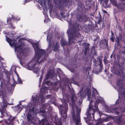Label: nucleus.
Here are the masks:
<instances>
[{"mask_svg": "<svg viewBox=\"0 0 125 125\" xmlns=\"http://www.w3.org/2000/svg\"><path fill=\"white\" fill-rule=\"evenodd\" d=\"M3 58L0 56V60H2Z\"/></svg>", "mask_w": 125, "mask_h": 125, "instance_id": "obj_47", "label": "nucleus"}, {"mask_svg": "<svg viewBox=\"0 0 125 125\" xmlns=\"http://www.w3.org/2000/svg\"><path fill=\"white\" fill-rule=\"evenodd\" d=\"M51 0H38V2L40 4L41 6L42 7L44 6V7H43L44 8L45 7V9L46 10H45L43 12V13L46 18H47L48 17L46 13L47 11V8L46 7V8H45L46 5V4H47L49 7L50 8L52 7V5L51 4Z\"/></svg>", "mask_w": 125, "mask_h": 125, "instance_id": "obj_6", "label": "nucleus"}, {"mask_svg": "<svg viewBox=\"0 0 125 125\" xmlns=\"http://www.w3.org/2000/svg\"><path fill=\"white\" fill-rule=\"evenodd\" d=\"M45 20H44V22H45Z\"/></svg>", "mask_w": 125, "mask_h": 125, "instance_id": "obj_57", "label": "nucleus"}, {"mask_svg": "<svg viewBox=\"0 0 125 125\" xmlns=\"http://www.w3.org/2000/svg\"><path fill=\"white\" fill-rule=\"evenodd\" d=\"M16 67L15 65H13L11 67V71H14L15 73L16 74H18L16 71Z\"/></svg>", "mask_w": 125, "mask_h": 125, "instance_id": "obj_23", "label": "nucleus"}, {"mask_svg": "<svg viewBox=\"0 0 125 125\" xmlns=\"http://www.w3.org/2000/svg\"><path fill=\"white\" fill-rule=\"evenodd\" d=\"M109 0H104V1L105 2V3L106 4V5L108 2V1Z\"/></svg>", "mask_w": 125, "mask_h": 125, "instance_id": "obj_38", "label": "nucleus"}, {"mask_svg": "<svg viewBox=\"0 0 125 125\" xmlns=\"http://www.w3.org/2000/svg\"><path fill=\"white\" fill-rule=\"evenodd\" d=\"M12 18L13 19H15V20H17V19L16 18H15V19H14V18H13V17H12ZM20 18H19V19H17L18 21H19V20H20Z\"/></svg>", "mask_w": 125, "mask_h": 125, "instance_id": "obj_43", "label": "nucleus"}, {"mask_svg": "<svg viewBox=\"0 0 125 125\" xmlns=\"http://www.w3.org/2000/svg\"><path fill=\"white\" fill-rule=\"evenodd\" d=\"M80 18L82 19L83 21H86L88 20V19L85 16H83L82 17H81Z\"/></svg>", "mask_w": 125, "mask_h": 125, "instance_id": "obj_27", "label": "nucleus"}, {"mask_svg": "<svg viewBox=\"0 0 125 125\" xmlns=\"http://www.w3.org/2000/svg\"><path fill=\"white\" fill-rule=\"evenodd\" d=\"M37 95V94H34L33 95L32 97V105H35L38 104V99Z\"/></svg>", "mask_w": 125, "mask_h": 125, "instance_id": "obj_11", "label": "nucleus"}, {"mask_svg": "<svg viewBox=\"0 0 125 125\" xmlns=\"http://www.w3.org/2000/svg\"><path fill=\"white\" fill-rule=\"evenodd\" d=\"M14 28H15V27H13V29H14Z\"/></svg>", "mask_w": 125, "mask_h": 125, "instance_id": "obj_52", "label": "nucleus"}, {"mask_svg": "<svg viewBox=\"0 0 125 125\" xmlns=\"http://www.w3.org/2000/svg\"><path fill=\"white\" fill-rule=\"evenodd\" d=\"M23 106L21 104L20 102H19V104L17 105V108L20 111L23 108Z\"/></svg>", "mask_w": 125, "mask_h": 125, "instance_id": "obj_21", "label": "nucleus"}, {"mask_svg": "<svg viewBox=\"0 0 125 125\" xmlns=\"http://www.w3.org/2000/svg\"><path fill=\"white\" fill-rule=\"evenodd\" d=\"M79 30V27L77 26L76 28H74V30L71 31L69 29L67 30V32L69 37V43L70 44L74 42L73 40L74 39V36L76 37V36H79L80 35L78 32Z\"/></svg>", "mask_w": 125, "mask_h": 125, "instance_id": "obj_4", "label": "nucleus"}, {"mask_svg": "<svg viewBox=\"0 0 125 125\" xmlns=\"http://www.w3.org/2000/svg\"><path fill=\"white\" fill-rule=\"evenodd\" d=\"M41 101L42 102H43V99L44 98L43 96H41Z\"/></svg>", "mask_w": 125, "mask_h": 125, "instance_id": "obj_31", "label": "nucleus"}, {"mask_svg": "<svg viewBox=\"0 0 125 125\" xmlns=\"http://www.w3.org/2000/svg\"><path fill=\"white\" fill-rule=\"evenodd\" d=\"M80 18L82 19L83 21H86L88 20V19L85 16H83L82 17H81Z\"/></svg>", "mask_w": 125, "mask_h": 125, "instance_id": "obj_28", "label": "nucleus"}, {"mask_svg": "<svg viewBox=\"0 0 125 125\" xmlns=\"http://www.w3.org/2000/svg\"><path fill=\"white\" fill-rule=\"evenodd\" d=\"M77 114L76 116L74 115V112L73 113V121L76 122L75 125H81L80 122V113L81 112V109L80 107L76 106Z\"/></svg>", "mask_w": 125, "mask_h": 125, "instance_id": "obj_7", "label": "nucleus"}, {"mask_svg": "<svg viewBox=\"0 0 125 125\" xmlns=\"http://www.w3.org/2000/svg\"><path fill=\"white\" fill-rule=\"evenodd\" d=\"M2 83L1 82V86L2 85Z\"/></svg>", "mask_w": 125, "mask_h": 125, "instance_id": "obj_50", "label": "nucleus"}, {"mask_svg": "<svg viewBox=\"0 0 125 125\" xmlns=\"http://www.w3.org/2000/svg\"><path fill=\"white\" fill-rule=\"evenodd\" d=\"M113 3L116 6L120 11L124 9L125 5L123 4H119L118 5L117 4L116 1L114 0L113 2Z\"/></svg>", "mask_w": 125, "mask_h": 125, "instance_id": "obj_13", "label": "nucleus"}, {"mask_svg": "<svg viewBox=\"0 0 125 125\" xmlns=\"http://www.w3.org/2000/svg\"><path fill=\"white\" fill-rule=\"evenodd\" d=\"M88 79H89V80L90 81H92V78L90 76H88Z\"/></svg>", "mask_w": 125, "mask_h": 125, "instance_id": "obj_34", "label": "nucleus"}, {"mask_svg": "<svg viewBox=\"0 0 125 125\" xmlns=\"http://www.w3.org/2000/svg\"><path fill=\"white\" fill-rule=\"evenodd\" d=\"M51 95H48L46 97V98H49V97H50L51 96Z\"/></svg>", "mask_w": 125, "mask_h": 125, "instance_id": "obj_41", "label": "nucleus"}, {"mask_svg": "<svg viewBox=\"0 0 125 125\" xmlns=\"http://www.w3.org/2000/svg\"><path fill=\"white\" fill-rule=\"evenodd\" d=\"M102 10L105 13H107V12L106 11L103 10Z\"/></svg>", "mask_w": 125, "mask_h": 125, "instance_id": "obj_42", "label": "nucleus"}, {"mask_svg": "<svg viewBox=\"0 0 125 125\" xmlns=\"http://www.w3.org/2000/svg\"><path fill=\"white\" fill-rule=\"evenodd\" d=\"M0 79L1 80V78H0Z\"/></svg>", "mask_w": 125, "mask_h": 125, "instance_id": "obj_59", "label": "nucleus"}, {"mask_svg": "<svg viewBox=\"0 0 125 125\" xmlns=\"http://www.w3.org/2000/svg\"><path fill=\"white\" fill-rule=\"evenodd\" d=\"M35 52V56L33 59L30 61L25 66L26 68L27 69L32 70L33 72L36 73L41 67V65H38L36 64L38 62L40 64L43 61V60L41 59V60L39 62L40 59L44 57V59H46L47 54L45 50L40 49L39 47L38 43H32Z\"/></svg>", "mask_w": 125, "mask_h": 125, "instance_id": "obj_1", "label": "nucleus"}, {"mask_svg": "<svg viewBox=\"0 0 125 125\" xmlns=\"http://www.w3.org/2000/svg\"><path fill=\"white\" fill-rule=\"evenodd\" d=\"M91 91L90 89H88L87 90V98L88 100L90 101V99L91 95Z\"/></svg>", "mask_w": 125, "mask_h": 125, "instance_id": "obj_17", "label": "nucleus"}, {"mask_svg": "<svg viewBox=\"0 0 125 125\" xmlns=\"http://www.w3.org/2000/svg\"><path fill=\"white\" fill-rule=\"evenodd\" d=\"M111 33L112 36L114 35V33H113V32H112V31H111Z\"/></svg>", "mask_w": 125, "mask_h": 125, "instance_id": "obj_46", "label": "nucleus"}, {"mask_svg": "<svg viewBox=\"0 0 125 125\" xmlns=\"http://www.w3.org/2000/svg\"><path fill=\"white\" fill-rule=\"evenodd\" d=\"M1 73V74L2 73V72H1V73Z\"/></svg>", "mask_w": 125, "mask_h": 125, "instance_id": "obj_58", "label": "nucleus"}, {"mask_svg": "<svg viewBox=\"0 0 125 125\" xmlns=\"http://www.w3.org/2000/svg\"><path fill=\"white\" fill-rule=\"evenodd\" d=\"M92 99L90 103L89 109L87 110L86 114L87 117L89 118L92 115L93 119L94 118V113L96 111H98V109L97 106V103L100 102L101 98L99 96L97 90L95 88L93 89Z\"/></svg>", "mask_w": 125, "mask_h": 125, "instance_id": "obj_2", "label": "nucleus"}, {"mask_svg": "<svg viewBox=\"0 0 125 125\" xmlns=\"http://www.w3.org/2000/svg\"><path fill=\"white\" fill-rule=\"evenodd\" d=\"M41 93V92H40V94H39V95H40V93Z\"/></svg>", "mask_w": 125, "mask_h": 125, "instance_id": "obj_54", "label": "nucleus"}, {"mask_svg": "<svg viewBox=\"0 0 125 125\" xmlns=\"http://www.w3.org/2000/svg\"><path fill=\"white\" fill-rule=\"evenodd\" d=\"M90 68L89 67H87L86 69V72L87 73L88 72V74H89V72L88 70H90Z\"/></svg>", "mask_w": 125, "mask_h": 125, "instance_id": "obj_30", "label": "nucleus"}, {"mask_svg": "<svg viewBox=\"0 0 125 125\" xmlns=\"http://www.w3.org/2000/svg\"><path fill=\"white\" fill-rule=\"evenodd\" d=\"M115 113L117 115H118L119 114V113L118 112H116Z\"/></svg>", "mask_w": 125, "mask_h": 125, "instance_id": "obj_48", "label": "nucleus"}, {"mask_svg": "<svg viewBox=\"0 0 125 125\" xmlns=\"http://www.w3.org/2000/svg\"><path fill=\"white\" fill-rule=\"evenodd\" d=\"M84 119H86V117H84Z\"/></svg>", "mask_w": 125, "mask_h": 125, "instance_id": "obj_53", "label": "nucleus"}, {"mask_svg": "<svg viewBox=\"0 0 125 125\" xmlns=\"http://www.w3.org/2000/svg\"><path fill=\"white\" fill-rule=\"evenodd\" d=\"M121 122V119L119 118V119L118 120V121H117V122L118 123H120Z\"/></svg>", "mask_w": 125, "mask_h": 125, "instance_id": "obj_37", "label": "nucleus"}, {"mask_svg": "<svg viewBox=\"0 0 125 125\" xmlns=\"http://www.w3.org/2000/svg\"><path fill=\"white\" fill-rule=\"evenodd\" d=\"M59 47L58 42H57L55 44L54 50V51L56 52H57L59 48Z\"/></svg>", "mask_w": 125, "mask_h": 125, "instance_id": "obj_19", "label": "nucleus"}, {"mask_svg": "<svg viewBox=\"0 0 125 125\" xmlns=\"http://www.w3.org/2000/svg\"><path fill=\"white\" fill-rule=\"evenodd\" d=\"M50 104H49V103L48 102L47 103H45L42 105V107L41 108H40V113H42V114L46 112V111L44 110L45 109H47L49 107H50Z\"/></svg>", "mask_w": 125, "mask_h": 125, "instance_id": "obj_10", "label": "nucleus"}, {"mask_svg": "<svg viewBox=\"0 0 125 125\" xmlns=\"http://www.w3.org/2000/svg\"><path fill=\"white\" fill-rule=\"evenodd\" d=\"M57 119V117H55V120L54 121L55 122V125H62V123L60 121L58 123L57 122V121L56 119Z\"/></svg>", "mask_w": 125, "mask_h": 125, "instance_id": "obj_20", "label": "nucleus"}, {"mask_svg": "<svg viewBox=\"0 0 125 125\" xmlns=\"http://www.w3.org/2000/svg\"><path fill=\"white\" fill-rule=\"evenodd\" d=\"M45 122L44 119H42L40 122V124L41 125H45Z\"/></svg>", "mask_w": 125, "mask_h": 125, "instance_id": "obj_26", "label": "nucleus"}, {"mask_svg": "<svg viewBox=\"0 0 125 125\" xmlns=\"http://www.w3.org/2000/svg\"><path fill=\"white\" fill-rule=\"evenodd\" d=\"M50 74L49 73H48V74H46V79H48L50 75Z\"/></svg>", "mask_w": 125, "mask_h": 125, "instance_id": "obj_36", "label": "nucleus"}, {"mask_svg": "<svg viewBox=\"0 0 125 125\" xmlns=\"http://www.w3.org/2000/svg\"><path fill=\"white\" fill-rule=\"evenodd\" d=\"M76 97L74 94L72 95L71 97V102L70 103V104L72 106V107L73 110H74L73 107L75 106V102L76 101Z\"/></svg>", "mask_w": 125, "mask_h": 125, "instance_id": "obj_14", "label": "nucleus"}, {"mask_svg": "<svg viewBox=\"0 0 125 125\" xmlns=\"http://www.w3.org/2000/svg\"><path fill=\"white\" fill-rule=\"evenodd\" d=\"M60 14L62 17L63 18H65L66 17V16L65 15H64V13L62 12H61L60 13Z\"/></svg>", "mask_w": 125, "mask_h": 125, "instance_id": "obj_29", "label": "nucleus"}, {"mask_svg": "<svg viewBox=\"0 0 125 125\" xmlns=\"http://www.w3.org/2000/svg\"><path fill=\"white\" fill-rule=\"evenodd\" d=\"M25 3H26L28 2H29L30 1H31V0H25Z\"/></svg>", "mask_w": 125, "mask_h": 125, "instance_id": "obj_39", "label": "nucleus"}, {"mask_svg": "<svg viewBox=\"0 0 125 125\" xmlns=\"http://www.w3.org/2000/svg\"><path fill=\"white\" fill-rule=\"evenodd\" d=\"M88 45H90V44H88Z\"/></svg>", "mask_w": 125, "mask_h": 125, "instance_id": "obj_55", "label": "nucleus"}, {"mask_svg": "<svg viewBox=\"0 0 125 125\" xmlns=\"http://www.w3.org/2000/svg\"><path fill=\"white\" fill-rule=\"evenodd\" d=\"M83 88H82L81 91L78 93V95L80 96L81 98H82L84 95V93L83 92Z\"/></svg>", "mask_w": 125, "mask_h": 125, "instance_id": "obj_22", "label": "nucleus"}, {"mask_svg": "<svg viewBox=\"0 0 125 125\" xmlns=\"http://www.w3.org/2000/svg\"><path fill=\"white\" fill-rule=\"evenodd\" d=\"M11 21V19L10 18H8L7 20V22H10V21Z\"/></svg>", "mask_w": 125, "mask_h": 125, "instance_id": "obj_40", "label": "nucleus"}, {"mask_svg": "<svg viewBox=\"0 0 125 125\" xmlns=\"http://www.w3.org/2000/svg\"><path fill=\"white\" fill-rule=\"evenodd\" d=\"M110 39L113 42L114 41V38L113 36L110 38Z\"/></svg>", "mask_w": 125, "mask_h": 125, "instance_id": "obj_32", "label": "nucleus"}, {"mask_svg": "<svg viewBox=\"0 0 125 125\" xmlns=\"http://www.w3.org/2000/svg\"><path fill=\"white\" fill-rule=\"evenodd\" d=\"M63 104L64 106L62 105H60L58 106V108L61 114V117L65 119L67 117L66 112L68 110V106L66 103H64Z\"/></svg>", "mask_w": 125, "mask_h": 125, "instance_id": "obj_5", "label": "nucleus"}, {"mask_svg": "<svg viewBox=\"0 0 125 125\" xmlns=\"http://www.w3.org/2000/svg\"><path fill=\"white\" fill-rule=\"evenodd\" d=\"M42 75L40 78V79H39V80H40V83H39L40 85L41 84V82L42 80Z\"/></svg>", "mask_w": 125, "mask_h": 125, "instance_id": "obj_35", "label": "nucleus"}, {"mask_svg": "<svg viewBox=\"0 0 125 125\" xmlns=\"http://www.w3.org/2000/svg\"><path fill=\"white\" fill-rule=\"evenodd\" d=\"M8 86H9L10 88H9L8 87H7L6 85V87H6L7 88L8 90H9V91H10V90L11 89V85L9 83H8Z\"/></svg>", "mask_w": 125, "mask_h": 125, "instance_id": "obj_25", "label": "nucleus"}, {"mask_svg": "<svg viewBox=\"0 0 125 125\" xmlns=\"http://www.w3.org/2000/svg\"><path fill=\"white\" fill-rule=\"evenodd\" d=\"M123 50H124L125 52V47H124V48L123 49Z\"/></svg>", "mask_w": 125, "mask_h": 125, "instance_id": "obj_49", "label": "nucleus"}, {"mask_svg": "<svg viewBox=\"0 0 125 125\" xmlns=\"http://www.w3.org/2000/svg\"><path fill=\"white\" fill-rule=\"evenodd\" d=\"M118 83H119L118 82L117 84V87H119V89H121L122 88V87L120 86V85H119Z\"/></svg>", "mask_w": 125, "mask_h": 125, "instance_id": "obj_33", "label": "nucleus"}, {"mask_svg": "<svg viewBox=\"0 0 125 125\" xmlns=\"http://www.w3.org/2000/svg\"><path fill=\"white\" fill-rule=\"evenodd\" d=\"M17 76L18 79V81L19 83H22V81L21 80V78L19 77V75L18 74H16Z\"/></svg>", "mask_w": 125, "mask_h": 125, "instance_id": "obj_24", "label": "nucleus"}, {"mask_svg": "<svg viewBox=\"0 0 125 125\" xmlns=\"http://www.w3.org/2000/svg\"><path fill=\"white\" fill-rule=\"evenodd\" d=\"M86 123H87V124H89V123L88 120H86Z\"/></svg>", "mask_w": 125, "mask_h": 125, "instance_id": "obj_44", "label": "nucleus"}, {"mask_svg": "<svg viewBox=\"0 0 125 125\" xmlns=\"http://www.w3.org/2000/svg\"><path fill=\"white\" fill-rule=\"evenodd\" d=\"M14 119V118L11 119H9L8 120V122L7 123H6L4 125H13V121Z\"/></svg>", "mask_w": 125, "mask_h": 125, "instance_id": "obj_15", "label": "nucleus"}, {"mask_svg": "<svg viewBox=\"0 0 125 125\" xmlns=\"http://www.w3.org/2000/svg\"><path fill=\"white\" fill-rule=\"evenodd\" d=\"M5 91L4 89L1 88L0 89V96L3 95L5 93Z\"/></svg>", "mask_w": 125, "mask_h": 125, "instance_id": "obj_18", "label": "nucleus"}, {"mask_svg": "<svg viewBox=\"0 0 125 125\" xmlns=\"http://www.w3.org/2000/svg\"><path fill=\"white\" fill-rule=\"evenodd\" d=\"M7 104L6 103H3L0 104V112L2 114L6 111Z\"/></svg>", "mask_w": 125, "mask_h": 125, "instance_id": "obj_12", "label": "nucleus"}, {"mask_svg": "<svg viewBox=\"0 0 125 125\" xmlns=\"http://www.w3.org/2000/svg\"><path fill=\"white\" fill-rule=\"evenodd\" d=\"M61 45L63 47L67 44V43L65 40L63 39H61Z\"/></svg>", "mask_w": 125, "mask_h": 125, "instance_id": "obj_16", "label": "nucleus"}, {"mask_svg": "<svg viewBox=\"0 0 125 125\" xmlns=\"http://www.w3.org/2000/svg\"><path fill=\"white\" fill-rule=\"evenodd\" d=\"M1 121H0V123L1 122Z\"/></svg>", "mask_w": 125, "mask_h": 125, "instance_id": "obj_56", "label": "nucleus"}, {"mask_svg": "<svg viewBox=\"0 0 125 125\" xmlns=\"http://www.w3.org/2000/svg\"><path fill=\"white\" fill-rule=\"evenodd\" d=\"M8 78H10V77H9V76H8Z\"/></svg>", "mask_w": 125, "mask_h": 125, "instance_id": "obj_51", "label": "nucleus"}, {"mask_svg": "<svg viewBox=\"0 0 125 125\" xmlns=\"http://www.w3.org/2000/svg\"><path fill=\"white\" fill-rule=\"evenodd\" d=\"M52 34H49L47 37V41L49 43L48 47L47 49V52H50L51 50V48L52 46H53L54 43L53 41L52 40Z\"/></svg>", "mask_w": 125, "mask_h": 125, "instance_id": "obj_8", "label": "nucleus"}, {"mask_svg": "<svg viewBox=\"0 0 125 125\" xmlns=\"http://www.w3.org/2000/svg\"><path fill=\"white\" fill-rule=\"evenodd\" d=\"M6 40L11 47L14 46L15 47V51L17 53L18 58L20 59H23L25 55L24 50L23 48V45L18 44L16 43V41L13 40H11L6 36Z\"/></svg>", "mask_w": 125, "mask_h": 125, "instance_id": "obj_3", "label": "nucleus"}, {"mask_svg": "<svg viewBox=\"0 0 125 125\" xmlns=\"http://www.w3.org/2000/svg\"><path fill=\"white\" fill-rule=\"evenodd\" d=\"M59 7H63V6L67 5H71V3L69 1V0H59Z\"/></svg>", "mask_w": 125, "mask_h": 125, "instance_id": "obj_9", "label": "nucleus"}, {"mask_svg": "<svg viewBox=\"0 0 125 125\" xmlns=\"http://www.w3.org/2000/svg\"><path fill=\"white\" fill-rule=\"evenodd\" d=\"M79 104H81L82 103V101H80L79 102Z\"/></svg>", "mask_w": 125, "mask_h": 125, "instance_id": "obj_45", "label": "nucleus"}]
</instances>
